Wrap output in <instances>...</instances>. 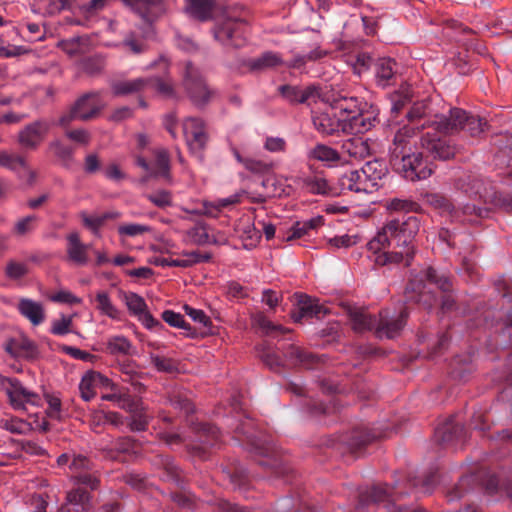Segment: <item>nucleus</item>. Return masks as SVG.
I'll return each instance as SVG.
<instances>
[{
    "label": "nucleus",
    "instance_id": "1",
    "mask_svg": "<svg viewBox=\"0 0 512 512\" xmlns=\"http://www.w3.org/2000/svg\"><path fill=\"white\" fill-rule=\"evenodd\" d=\"M420 228L416 216L391 219L367 243L369 258L379 266L404 263L410 266L415 253V236Z\"/></svg>",
    "mask_w": 512,
    "mask_h": 512
},
{
    "label": "nucleus",
    "instance_id": "2",
    "mask_svg": "<svg viewBox=\"0 0 512 512\" xmlns=\"http://www.w3.org/2000/svg\"><path fill=\"white\" fill-rule=\"evenodd\" d=\"M433 124L441 133L454 134L462 130L471 137H478L489 128L484 118L469 114L458 107L451 108L448 115H435Z\"/></svg>",
    "mask_w": 512,
    "mask_h": 512
},
{
    "label": "nucleus",
    "instance_id": "3",
    "mask_svg": "<svg viewBox=\"0 0 512 512\" xmlns=\"http://www.w3.org/2000/svg\"><path fill=\"white\" fill-rule=\"evenodd\" d=\"M394 488L388 485H374L369 489L361 491L356 506L357 512H369L376 506L383 503L386 512H427L417 508L402 507L396 504L402 497V493H393Z\"/></svg>",
    "mask_w": 512,
    "mask_h": 512
},
{
    "label": "nucleus",
    "instance_id": "4",
    "mask_svg": "<svg viewBox=\"0 0 512 512\" xmlns=\"http://www.w3.org/2000/svg\"><path fill=\"white\" fill-rule=\"evenodd\" d=\"M183 85L190 100L197 107L205 106L213 95V91L207 86L200 70L191 62L185 63Z\"/></svg>",
    "mask_w": 512,
    "mask_h": 512
},
{
    "label": "nucleus",
    "instance_id": "5",
    "mask_svg": "<svg viewBox=\"0 0 512 512\" xmlns=\"http://www.w3.org/2000/svg\"><path fill=\"white\" fill-rule=\"evenodd\" d=\"M392 165L406 180L411 182L425 180L434 171L432 164L423 158L421 152L406 155L398 163Z\"/></svg>",
    "mask_w": 512,
    "mask_h": 512
},
{
    "label": "nucleus",
    "instance_id": "6",
    "mask_svg": "<svg viewBox=\"0 0 512 512\" xmlns=\"http://www.w3.org/2000/svg\"><path fill=\"white\" fill-rule=\"evenodd\" d=\"M0 386L5 390L11 406L16 410L25 409L27 404L34 406L40 404V396L25 388L17 378L0 374Z\"/></svg>",
    "mask_w": 512,
    "mask_h": 512
},
{
    "label": "nucleus",
    "instance_id": "7",
    "mask_svg": "<svg viewBox=\"0 0 512 512\" xmlns=\"http://www.w3.org/2000/svg\"><path fill=\"white\" fill-rule=\"evenodd\" d=\"M248 25L238 18H226L218 24L213 34L216 40L226 46L241 47L246 42Z\"/></svg>",
    "mask_w": 512,
    "mask_h": 512
},
{
    "label": "nucleus",
    "instance_id": "8",
    "mask_svg": "<svg viewBox=\"0 0 512 512\" xmlns=\"http://www.w3.org/2000/svg\"><path fill=\"white\" fill-rule=\"evenodd\" d=\"M419 132V126L404 125L394 135L392 144L389 147V158L391 164L398 163L406 155L414 153L415 137Z\"/></svg>",
    "mask_w": 512,
    "mask_h": 512
},
{
    "label": "nucleus",
    "instance_id": "9",
    "mask_svg": "<svg viewBox=\"0 0 512 512\" xmlns=\"http://www.w3.org/2000/svg\"><path fill=\"white\" fill-rule=\"evenodd\" d=\"M183 133L190 151L202 159V152L208 143L205 123L197 117H188L183 122Z\"/></svg>",
    "mask_w": 512,
    "mask_h": 512
},
{
    "label": "nucleus",
    "instance_id": "10",
    "mask_svg": "<svg viewBox=\"0 0 512 512\" xmlns=\"http://www.w3.org/2000/svg\"><path fill=\"white\" fill-rule=\"evenodd\" d=\"M425 280L434 284L441 292H443L441 300V311L443 313L451 312L455 309L456 299L452 294V282L450 274L439 271L433 267H428L423 274Z\"/></svg>",
    "mask_w": 512,
    "mask_h": 512
},
{
    "label": "nucleus",
    "instance_id": "11",
    "mask_svg": "<svg viewBox=\"0 0 512 512\" xmlns=\"http://www.w3.org/2000/svg\"><path fill=\"white\" fill-rule=\"evenodd\" d=\"M51 129V123L45 119H39L27 124L19 131L18 143L26 150H36L45 140Z\"/></svg>",
    "mask_w": 512,
    "mask_h": 512
},
{
    "label": "nucleus",
    "instance_id": "12",
    "mask_svg": "<svg viewBox=\"0 0 512 512\" xmlns=\"http://www.w3.org/2000/svg\"><path fill=\"white\" fill-rule=\"evenodd\" d=\"M408 312L402 310L397 316H391L389 310H382L377 316L376 336L378 338L392 339L399 335L404 328Z\"/></svg>",
    "mask_w": 512,
    "mask_h": 512
},
{
    "label": "nucleus",
    "instance_id": "13",
    "mask_svg": "<svg viewBox=\"0 0 512 512\" xmlns=\"http://www.w3.org/2000/svg\"><path fill=\"white\" fill-rule=\"evenodd\" d=\"M124 5L144 21L152 23L165 13L163 0H122Z\"/></svg>",
    "mask_w": 512,
    "mask_h": 512
},
{
    "label": "nucleus",
    "instance_id": "14",
    "mask_svg": "<svg viewBox=\"0 0 512 512\" xmlns=\"http://www.w3.org/2000/svg\"><path fill=\"white\" fill-rule=\"evenodd\" d=\"M420 144L435 159L448 160L455 155V147L449 140L429 132L421 136Z\"/></svg>",
    "mask_w": 512,
    "mask_h": 512
},
{
    "label": "nucleus",
    "instance_id": "15",
    "mask_svg": "<svg viewBox=\"0 0 512 512\" xmlns=\"http://www.w3.org/2000/svg\"><path fill=\"white\" fill-rule=\"evenodd\" d=\"M327 102L340 118H350L363 109L371 108L366 101L355 96H332L327 99Z\"/></svg>",
    "mask_w": 512,
    "mask_h": 512
},
{
    "label": "nucleus",
    "instance_id": "16",
    "mask_svg": "<svg viewBox=\"0 0 512 512\" xmlns=\"http://www.w3.org/2000/svg\"><path fill=\"white\" fill-rule=\"evenodd\" d=\"M78 120L88 121L96 117L104 108L98 92H89L79 97L73 105Z\"/></svg>",
    "mask_w": 512,
    "mask_h": 512
},
{
    "label": "nucleus",
    "instance_id": "17",
    "mask_svg": "<svg viewBox=\"0 0 512 512\" xmlns=\"http://www.w3.org/2000/svg\"><path fill=\"white\" fill-rule=\"evenodd\" d=\"M313 126L323 136L337 135L344 133V118H340L337 112H319L312 117Z\"/></svg>",
    "mask_w": 512,
    "mask_h": 512
},
{
    "label": "nucleus",
    "instance_id": "18",
    "mask_svg": "<svg viewBox=\"0 0 512 512\" xmlns=\"http://www.w3.org/2000/svg\"><path fill=\"white\" fill-rule=\"evenodd\" d=\"M376 121V116L369 108L357 112L355 116L344 118V133L362 134L370 130Z\"/></svg>",
    "mask_w": 512,
    "mask_h": 512
},
{
    "label": "nucleus",
    "instance_id": "19",
    "mask_svg": "<svg viewBox=\"0 0 512 512\" xmlns=\"http://www.w3.org/2000/svg\"><path fill=\"white\" fill-rule=\"evenodd\" d=\"M339 185L342 190L356 193H372L373 185L369 184L361 170H352L344 173L339 178Z\"/></svg>",
    "mask_w": 512,
    "mask_h": 512
},
{
    "label": "nucleus",
    "instance_id": "20",
    "mask_svg": "<svg viewBox=\"0 0 512 512\" xmlns=\"http://www.w3.org/2000/svg\"><path fill=\"white\" fill-rule=\"evenodd\" d=\"M297 308L292 311L291 317L294 322H300L304 317H319L323 307L305 294H296Z\"/></svg>",
    "mask_w": 512,
    "mask_h": 512
},
{
    "label": "nucleus",
    "instance_id": "21",
    "mask_svg": "<svg viewBox=\"0 0 512 512\" xmlns=\"http://www.w3.org/2000/svg\"><path fill=\"white\" fill-rule=\"evenodd\" d=\"M284 356L291 364L300 365L308 369L315 368L318 363L322 362L320 357L295 345H289Z\"/></svg>",
    "mask_w": 512,
    "mask_h": 512
},
{
    "label": "nucleus",
    "instance_id": "22",
    "mask_svg": "<svg viewBox=\"0 0 512 512\" xmlns=\"http://www.w3.org/2000/svg\"><path fill=\"white\" fill-rule=\"evenodd\" d=\"M67 257L68 260L77 265H85L88 262V245L81 242L78 233L73 232L67 235Z\"/></svg>",
    "mask_w": 512,
    "mask_h": 512
},
{
    "label": "nucleus",
    "instance_id": "23",
    "mask_svg": "<svg viewBox=\"0 0 512 512\" xmlns=\"http://www.w3.org/2000/svg\"><path fill=\"white\" fill-rule=\"evenodd\" d=\"M19 313L28 319L34 326H38L45 320V310L42 303L28 298H21L17 304Z\"/></svg>",
    "mask_w": 512,
    "mask_h": 512
},
{
    "label": "nucleus",
    "instance_id": "24",
    "mask_svg": "<svg viewBox=\"0 0 512 512\" xmlns=\"http://www.w3.org/2000/svg\"><path fill=\"white\" fill-rule=\"evenodd\" d=\"M426 286L422 281H412L406 289L408 301L422 304L425 309L431 310L436 304V296L431 291L425 290Z\"/></svg>",
    "mask_w": 512,
    "mask_h": 512
},
{
    "label": "nucleus",
    "instance_id": "25",
    "mask_svg": "<svg viewBox=\"0 0 512 512\" xmlns=\"http://www.w3.org/2000/svg\"><path fill=\"white\" fill-rule=\"evenodd\" d=\"M214 6V0H185L186 13L201 22L212 18Z\"/></svg>",
    "mask_w": 512,
    "mask_h": 512
},
{
    "label": "nucleus",
    "instance_id": "26",
    "mask_svg": "<svg viewBox=\"0 0 512 512\" xmlns=\"http://www.w3.org/2000/svg\"><path fill=\"white\" fill-rule=\"evenodd\" d=\"M396 76V62L391 58H380L375 63V78L378 86L386 87L393 84Z\"/></svg>",
    "mask_w": 512,
    "mask_h": 512
},
{
    "label": "nucleus",
    "instance_id": "27",
    "mask_svg": "<svg viewBox=\"0 0 512 512\" xmlns=\"http://www.w3.org/2000/svg\"><path fill=\"white\" fill-rule=\"evenodd\" d=\"M151 80L136 78L131 80H118L111 84V90L115 96H127L143 91Z\"/></svg>",
    "mask_w": 512,
    "mask_h": 512
},
{
    "label": "nucleus",
    "instance_id": "28",
    "mask_svg": "<svg viewBox=\"0 0 512 512\" xmlns=\"http://www.w3.org/2000/svg\"><path fill=\"white\" fill-rule=\"evenodd\" d=\"M0 166L11 171L17 172L18 168H23L28 175V183L32 184L35 181L36 173L31 170L24 157L18 154H11L6 151H0Z\"/></svg>",
    "mask_w": 512,
    "mask_h": 512
},
{
    "label": "nucleus",
    "instance_id": "29",
    "mask_svg": "<svg viewBox=\"0 0 512 512\" xmlns=\"http://www.w3.org/2000/svg\"><path fill=\"white\" fill-rule=\"evenodd\" d=\"M324 225V217L321 215L312 217L308 220L297 221L289 230V234L286 237V241H292L299 239L305 235H308L310 231L317 230L319 227Z\"/></svg>",
    "mask_w": 512,
    "mask_h": 512
},
{
    "label": "nucleus",
    "instance_id": "30",
    "mask_svg": "<svg viewBox=\"0 0 512 512\" xmlns=\"http://www.w3.org/2000/svg\"><path fill=\"white\" fill-rule=\"evenodd\" d=\"M280 96L290 105H298L305 103L312 95L311 89L308 87L302 89L294 85H281L278 87Z\"/></svg>",
    "mask_w": 512,
    "mask_h": 512
},
{
    "label": "nucleus",
    "instance_id": "31",
    "mask_svg": "<svg viewBox=\"0 0 512 512\" xmlns=\"http://www.w3.org/2000/svg\"><path fill=\"white\" fill-rule=\"evenodd\" d=\"M307 158L332 166L334 163H337L341 157L336 149L325 144H317L307 151Z\"/></svg>",
    "mask_w": 512,
    "mask_h": 512
},
{
    "label": "nucleus",
    "instance_id": "32",
    "mask_svg": "<svg viewBox=\"0 0 512 512\" xmlns=\"http://www.w3.org/2000/svg\"><path fill=\"white\" fill-rule=\"evenodd\" d=\"M343 153L348 154L355 160H362L370 155V145L367 140L360 137H353L342 143Z\"/></svg>",
    "mask_w": 512,
    "mask_h": 512
},
{
    "label": "nucleus",
    "instance_id": "33",
    "mask_svg": "<svg viewBox=\"0 0 512 512\" xmlns=\"http://www.w3.org/2000/svg\"><path fill=\"white\" fill-rule=\"evenodd\" d=\"M428 115V104L426 101H420L413 104V106L408 111L406 117L409 121L407 125L419 126L420 128H425L426 126H433L436 130V126L433 124V120H426Z\"/></svg>",
    "mask_w": 512,
    "mask_h": 512
},
{
    "label": "nucleus",
    "instance_id": "34",
    "mask_svg": "<svg viewBox=\"0 0 512 512\" xmlns=\"http://www.w3.org/2000/svg\"><path fill=\"white\" fill-rule=\"evenodd\" d=\"M464 427L453 421H448L439 426L435 431L437 440L442 444H450L463 437Z\"/></svg>",
    "mask_w": 512,
    "mask_h": 512
},
{
    "label": "nucleus",
    "instance_id": "35",
    "mask_svg": "<svg viewBox=\"0 0 512 512\" xmlns=\"http://www.w3.org/2000/svg\"><path fill=\"white\" fill-rule=\"evenodd\" d=\"M67 505L76 507V511H86L91 507V494L83 488H74L67 493L66 505L61 507L62 512L68 511Z\"/></svg>",
    "mask_w": 512,
    "mask_h": 512
},
{
    "label": "nucleus",
    "instance_id": "36",
    "mask_svg": "<svg viewBox=\"0 0 512 512\" xmlns=\"http://www.w3.org/2000/svg\"><path fill=\"white\" fill-rule=\"evenodd\" d=\"M302 188L314 195H326L330 191L328 181L321 174L307 175L300 178Z\"/></svg>",
    "mask_w": 512,
    "mask_h": 512
},
{
    "label": "nucleus",
    "instance_id": "37",
    "mask_svg": "<svg viewBox=\"0 0 512 512\" xmlns=\"http://www.w3.org/2000/svg\"><path fill=\"white\" fill-rule=\"evenodd\" d=\"M377 437L376 434L367 429H355L349 436L342 439V442L345 443L352 452H356Z\"/></svg>",
    "mask_w": 512,
    "mask_h": 512
},
{
    "label": "nucleus",
    "instance_id": "38",
    "mask_svg": "<svg viewBox=\"0 0 512 512\" xmlns=\"http://www.w3.org/2000/svg\"><path fill=\"white\" fill-rule=\"evenodd\" d=\"M352 328L355 332L374 331L376 333L377 316L364 311H355L350 314Z\"/></svg>",
    "mask_w": 512,
    "mask_h": 512
},
{
    "label": "nucleus",
    "instance_id": "39",
    "mask_svg": "<svg viewBox=\"0 0 512 512\" xmlns=\"http://www.w3.org/2000/svg\"><path fill=\"white\" fill-rule=\"evenodd\" d=\"M369 184L373 185V191L379 187V181L386 175V166L378 160L368 161L361 168Z\"/></svg>",
    "mask_w": 512,
    "mask_h": 512
},
{
    "label": "nucleus",
    "instance_id": "40",
    "mask_svg": "<svg viewBox=\"0 0 512 512\" xmlns=\"http://www.w3.org/2000/svg\"><path fill=\"white\" fill-rule=\"evenodd\" d=\"M102 379V375L98 372H87L81 379L79 384V390L81 398L89 402L94 398L96 392L95 387L98 382Z\"/></svg>",
    "mask_w": 512,
    "mask_h": 512
},
{
    "label": "nucleus",
    "instance_id": "41",
    "mask_svg": "<svg viewBox=\"0 0 512 512\" xmlns=\"http://www.w3.org/2000/svg\"><path fill=\"white\" fill-rule=\"evenodd\" d=\"M328 52L321 49L320 46H316L307 54H297L288 63V68L300 69L303 68L309 62L318 61L326 57Z\"/></svg>",
    "mask_w": 512,
    "mask_h": 512
},
{
    "label": "nucleus",
    "instance_id": "42",
    "mask_svg": "<svg viewBox=\"0 0 512 512\" xmlns=\"http://www.w3.org/2000/svg\"><path fill=\"white\" fill-rule=\"evenodd\" d=\"M48 150L65 166H68L73 160L74 148L59 139L51 141L48 145Z\"/></svg>",
    "mask_w": 512,
    "mask_h": 512
},
{
    "label": "nucleus",
    "instance_id": "43",
    "mask_svg": "<svg viewBox=\"0 0 512 512\" xmlns=\"http://www.w3.org/2000/svg\"><path fill=\"white\" fill-rule=\"evenodd\" d=\"M282 64V59L277 53L265 52L261 56L251 59L248 66L253 71L265 70Z\"/></svg>",
    "mask_w": 512,
    "mask_h": 512
},
{
    "label": "nucleus",
    "instance_id": "44",
    "mask_svg": "<svg viewBox=\"0 0 512 512\" xmlns=\"http://www.w3.org/2000/svg\"><path fill=\"white\" fill-rule=\"evenodd\" d=\"M240 202V195L233 194L226 198L217 199L214 202L204 203V214L210 217H217L222 209Z\"/></svg>",
    "mask_w": 512,
    "mask_h": 512
},
{
    "label": "nucleus",
    "instance_id": "45",
    "mask_svg": "<svg viewBox=\"0 0 512 512\" xmlns=\"http://www.w3.org/2000/svg\"><path fill=\"white\" fill-rule=\"evenodd\" d=\"M97 309L101 314L111 319H119L120 312L112 303L109 294L106 291H99L96 294Z\"/></svg>",
    "mask_w": 512,
    "mask_h": 512
},
{
    "label": "nucleus",
    "instance_id": "46",
    "mask_svg": "<svg viewBox=\"0 0 512 512\" xmlns=\"http://www.w3.org/2000/svg\"><path fill=\"white\" fill-rule=\"evenodd\" d=\"M132 343L124 336H112L108 338L106 350L111 355H129Z\"/></svg>",
    "mask_w": 512,
    "mask_h": 512
},
{
    "label": "nucleus",
    "instance_id": "47",
    "mask_svg": "<svg viewBox=\"0 0 512 512\" xmlns=\"http://www.w3.org/2000/svg\"><path fill=\"white\" fill-rule=\"evenodd\" d=\"M212 259V254L209 252H201L199 250L183 251L180 260L182 261V268L192 267L196 264L207 263Z\"/></svg>",
    "mask_w": 512,
    "mask_h": 512
},
{
    "label": "nucleus",
    "instance_id": "48",
    "mask_svg": "<svg viewBox=\"0 0 512 512\" xmlns=\"http://www.w3.org/2000/svg\"><path fill=\"white\" fill-rule=\"evenodd\" d=\"M150 417L146 413L144 405L138 408L137 412L130 414L128 426L133 432L145 431L149 425Z\"/></svg>",
    "mask_w": 512,
    "mask_h": 512
},
{
    "label": "nucleus",
    "instance_id": "49",
    "mask_svg": "<svg viewBox=\"0 0 512 512\" xmlns=\"http://www.w3.org/2000/svg\"><path fill=\"white\" fill-rule=\"evenodd\" d=\"M14 347L16 350V355L27 360H34L39 355L36 344L27 338H22L21 340L15 342Z\"/></svg>",
    "mask_w": 512,
    "mask_h": 512
},
{
    "label": "nucleus",
    "instance_id": "50",
    "mask_svg": "<svg viewBox=\"0 0 512 512\" xmlns=\"http://www.w3.org/2000/svg\"><path fill=\"white\" fill-rule=\"evenodd\" d=\"M426 202L439 210L440 213L452 214L454 211V205L445 196L439 193H428L425 195Z\"/></svg>",
    "mask_w": 512,
    "mask_h": 512
},
{
    "label": "nucleus",
    "instance_id": "51",
    "mask_svg": "<svg viewBox=\"0 0 512 512\" xmlns=\"http://www.w3.org/2000/svg\"><path fill=\"white\" fill-rule=\"evenodd\" d=\"M71 481L74 485H84L91 490H96L99 487L100 480L96 471H84L71 476Z\"/></svg>",
    "mask_w": 512,
    "mask_h": 512
},
{
    "label": "nucleus",
    "instance_id": "52",
    "mask_svg": "<svg viewBox=\"0 0 512 512\" xmlns=\"http://www.w3.org/2000/svg\"><path fill=\"white\" fill-rule=\"evenodd\" d=\"M124 301L128 311L133 316L137 317L147 309V304L144 298L137 293L128 292L124 294Z\"/></svg>",
    "mask_w": 512,
    "mask_h": 512
},
{
    "label": "nucleus",
    "instance_id": "53",
    "mask_svg": "<svg viewBox=\"0 0 512 512\" xmlns=\"http://www.w3.org/2000/svg\"><path fill=\"white\" fill-rule=\"evenodd\" d=\"M188 237L193 244L199 245V246L205 245V244H210V243H213V244L216 243L215 239H211V237L209 236V234L207 232L206 226L203 224H199V225H196L193 228H191L188 231Z\"/></svg>",
    "mask_w": 512,
    "mask_h": 512
},
{
    "label": "nucleus",
    "instance_id": "54",
    "mask_svg": "<svg viewBox=\"0 0 512 512\" xmlns=\"http://www.w3.org/2000/svg\"><path fill=\"white\" fill-rule=\"evenodd\" d=\"M254 323L267 335L274 332L282 334L287 333L289 330L281 325L272 323L263 313H258L253 318Z\"/></svg>",
    "mask_w": 512,
    "mask_h": 512
},
{
    "label": "nucleus",
    "instance_id": "55",
    "mask_svg": "<svg viewBox=\"0 0 512 512\" xmlns=\"http://www.w3.org/2000/svg\"><path fill=\"white\" fill-rule=\"evenodd\" d=\"M28 265L25 262L9 260L6 264L5 275L10 280H19L28 274Z\"/></svg>",
    "mask_w": 512,
    "mask_h": 512
},
{
    "label": "nucleus",
    "instance_id": "56",
    "mask_svg": "<svg viewBox=\"0 0 512 512\" xmlns=\"http://www.w3.org/2000/svg\"><path fill=\"white\" fill-rule=\"evenodd\" d=\"M151 364L159 372L174 373L178 370V364L172 358H167L157 354H151Z\"/></svg>",
    "mask_w": 512,
    "mask_h": 512
},
{
    "label": "nucleus",
    "instance_id": "57",
    "mask_svg": "<svg viewBox=\"0 0 512 512\" xmlns=\"http://www.w3.org/2000/svg\"><path fill=\"white\" fill-rule=\"evenodd\" d=\"M155 165L159 176L170 179V157L167 150L158 149L155 151Z\"/></svg>",
    "mask_w": 512,
    "mask_h": 512
},
{
    "label": "nucleus",
    "instance_id": "58",
    "mask_svg": "<svg viewBox=\"0 0 512 512\" xmlns=\"http://www.w3.org/2000/svg\"><path fill=\"white\" fill-rule=\"evenodd\" d=\"M47 15H56L71 6V0H37Z\"/></svg>",
    "mask_w": 512,
    "mask_h": 512
},
{
    "label": "nucleus",
    "instance_id": "59",
    "mask_svg": "<svg viewBox=\"0 0 512 512\" xmlns=\"http://www.w3.org/2000/svg\"><path fill=\"white\" fill-rule=\"evenodd\" d=\"M118 234L121 237H136L151 231V227L138 223H126L118 226Z\"/></svg>",
    "mask_w": 512,
    "mask_h": 512
},
{
    "label": "nucleus",
    "instance_id": "60",
    "mask_svg": "<svg viewBox=\"0 0 512 512\" xmlns=\"http://www.w3.org/2000/svg\"><path fill=\"white\" fill-rule=\"evenodd\" d=\"M79 216L82 220L83 225L89 229L94 235H100V228L104 225V220L102 215H93L90 216L85 211H81Z\"/></svg>",
    "mask_w": 512,
    "mask_h": 512
},
{
    "label": "nucleus",
    "instance_id": "61",
    "mask_svg": "<svg viewBox=\"0 0 512 512\" xmlns=\"http://www.w3.org/2000/svg\"><path fill=\"white\" fill-rule=\"evenodd\" d=\"M274 165L272 162H267L260 159L247 158L245 161V169L254 174H267L272 171Z\"/></svg>",
    "mask_w": 512,
    "mask_h": 512
},
{
    "label": "nucleus",
    "instance_id": "62",
    "mask_svg": "<svg viewBox=\"0 0 512 512\" xmlns=\"http://www.w3.org/2000/svg\"><path fill=\"white\" fill-rule=\"evenodd\" d=\"M69 469L72 472V475L84 471H91L93 469V463L86 456L73 454V458L69 464Z\"/></svg>",
    "mask_w": 512,
    "mask_h": 512
},
{
    "label": "nucleus",
    "instance_id": "63",
    "mask_svg": "<svg viewBox=\"0 0 512 512\" xmlns=\"http://www.w3.org/2000/svg\"><path fill=\"white\" fill-rule=\"evenodd\" d=\"M147 199L159 208H166L172 205V194L168 190H158L148 194Z\"/></svg>",
    "mask_w": 512,
    "mask_h": 512
},
{
    "label": "nucleus",
    "instance_id": "64",
    "mask_svg": "<svg viewBox=\"0 0 512 512\" xmlns=\"http://www.w3.org/2000/svg\"><path fill=\"white\" fill-rule=\"evenodd\" d=\"M162 319L172 327L184 330L190 329V325L185 321L183 315L173 310H165L162 313Z\"/></svg>",
    "mask_w": 512,
    "mask_h": 512
}]
</instances>
